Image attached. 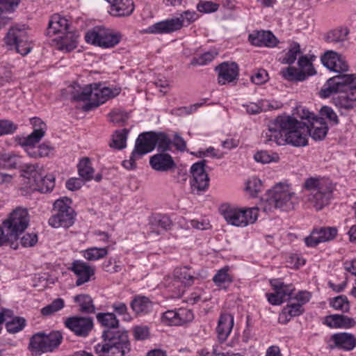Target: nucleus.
Instances as JSON below:
<instances>
[{"instance_id":"bb28decb","label":"nucleus","mask_w":356,"mask_h":356,"mask_svg":"<svg viewBox=\"0 0 356 356\" xmlns=\"http://www.w3.org/2000/svg\"><path fill=\"white\" fill-rule=\"evenodd\" d=\"M234 325V316L230 314H222L219 318L216 332L218 339L225 341L229 335Z\"/></svg>"},{"instance_id":"aec40b11","label":"nucleus","mask_w":356,"mask_h":356,"mask_svg":"<svg viewBox=\"0 0 356 356\" xmlns=\"http://www.w3.org/2000/svg\"><path fill=\"white\" fill-rule=\"evenodd\" d=\"M67 269L77 276L76 281L77 286L89 282L90 277L95 274V269L81 260H74Z\"/></svg>"},{"instance_id":"b1692460","label":"nucleus","mask_w":356,"mask_h":356,"mask_svg":"<svg viewBox=\"0 0 356 356\" xmlns=\"http://www.w3.org/2000/svg\"><path fill=\"white\" fill-rule=\"evenodd\" d=\"M154 132L149 131L140 134L136 140L135 153L144 155L152 152L155 148Z\"/></svg>"},{"instance_id":"c03bdc74","label":"nucleus","mask_w":356,"mask_h":356,"mask_svg":"<svg viewBox=\"0 0 356 356\" xmlns=\"http://www.w3.org/2000/svg\"><path fill=\"white\" fill-rule=\"evenodd\" d=\"M155 147L161 152H165L170 149L172 143L171 139L163 132H154Z\"/></svg>"},{"instance_id":"4468645a","label":"nucleus","mask_w":356,"mask_h":356,"mask_svg":"<svg viewBox=\"0 0 356 356\" xmlns=\"http://www.w3.org/2000/svg\"><path fill=\"white\" fill-rule=\"evenodd\" d=\"M32 124L34 126L37 124L40 125L39 128L35 129L27 137L23 138L19 144L22 146L26 147V152L28 155L32 158L40 157L38 147L35 145L38 143L41 138L44 136L45 124L41 121L40 118H34L31 120Z\"/></svg>"},{"instance_id":"423d86ee","label":"nucleus","mask_w":356,"mask_h":356,"mask_svg":"<svg viewBox=\"0 0 356 356\" xmlns=\"http://www.w3.org/2000/svg\"><path fill=\"white\" fill-rule=\"evenodd\" d=\"M304 186L309 191V201L317 211L328 204L335 188L332 181L325 177L309 178L305 180Z\"/></svg>"},{"instance_id":"4d7b16f0","label":"nucleus","mask_w":356,"mask_h":356,"mask_svg":"<svg viewBox=\"0 0 356 356\" xmlns=\"http://www.w3.org/2000/svg\"><path fill=\"white\" fill-rule=\"evenodd\" d=\"M254 159L257 162L262 163H268L272 161H277L279 156L277 154H270L266 151L258 152L254 156Z\"/></svg>"},{"instance_id":"cd10ccee","label":"nucleus","mask_w":356,"mask_h":356,"mask_svg":"<svg viewBox=\"0 0 356 356\" xmlns=\"http://www.w3.org/2000/svg\"><path fill=\"white\" fill-rule=\"evenodd\" d=\"M324 324L332 328H350L354 327L353 318L341 314H332L325 318Z\"/></svg>"},{"instance_id":"2f4dec72","label":"nucleus","mask_w":356,"mask_h":356,"mask_svg":"<svg viewBox=\"0 0 356 356\" xmlns=\"http://www.w3.org/2000/svg\"><path fill=\"white\" fill-rule=\"evenodd\" d=\"M22 158L13 152H5L0 154V168L11 170L19 169Z\"/></svg>"},{"instance_id":"393cba45","label":"nucleus","mask_w":356,"mask_h":356,"mask_svg":"<svg viewBox=\"0 0 356 356\" xmlns=\"http://www.w3.org/2000/svg\"><path fill=\"white\" fill-rule=\"evenodd\" d=\"M152 168L160 172H167L176 167V164L169 154L159 153L150 157Z\"/></svg>"},{"instance_id":"052dcab7","label":"nucleus","mask_w":356,"mask_h":356,"mask_svg":"<svg viewBox=\"0 0 356 356\" xmlns=\"http://www.w3.org/2000/svg\"><path fill=\"white\" fill-rule=\"evenodd\" d=\"M19 2L20 0H0V13L13 12Z\"/></svg>"},{"instance_id":"c85d7f7f","label":"nucleus","mask_w":356,"mask_h":356,"mask_svg":"<svg viewBox=\"0 0 356 356\" xmlns=\"http://www.w3.org/2000/svg\"><path fill=\"white\" fill-rule=\"evenodd\" d=\"M78 35L73 31H67L59 38L56 42V48L63 52L67 53L77 47Z\"/></svg>"},{"instance_id":"f704fd0d","label":"nucleus","mask_w":356,"mask_h":356,"mask_svg":"<svg viewBox=\"0 0 356 356\" xmlns=\"http://www.w3.org/2000/svg\"><path fill=\"white\" fill-rule=\"evenodd\" d=\"M38 167L37 165L24 163L22 161L21 166L19 168L22 172V176L29 180L28 184L30 186L38 178H40L41 173L38 170Z\"/></svg>"},{"instance_id":"dca6fc26","label":"nucleus","mask_w":356,"mask_h":356,"mask_svg":"<svg viewBox=\"0 0 356 356\" xmlns=\"http://www.w3.org/2000/svg\"><path fill=\"white\" fill-rule=\"evenodd\" d=\"M65 325L76 336L86 337L93 328V321L90 317L74 316L66 318Z\"/></svg>"},{"instance_id":"a18cd8bd","label":"nucleus","mask_w":356,"mask_h":356,"mask_svg":"<svg viewBox=\"0 0 356 356\" xmlns=\"http://www.w3.org/2000/svg\"><path fill=\"white\" fill-rule=\"evenodd\" d=\"M218 55V52L216 50H211L205 52L198 57L193 58L191 60V65H204L211 62L216 56Z\"/></svg>"},{"instance_id":"13d9d810","label":"nucleus","mask_w":356,"mask_h":356,"mask_svg":"<svg viewBox=\"0 0 356 356\" xmlns=\"http://www.w3.org/2000/svg\"><path fill=\"white\" fill-rule=\"evenodd\" d=\"M109 117L112 122L120 124L126 122L129 118V115L121 110H113L109 113Z\"/></svg>"},{"instance_id":"f8f14e48","label":"nucleus","mask_w":356,"mask_h":356,"mask_svg":"<svg viewBox=\"0 0 356 356\" xmlns=\"http://www.w3.org/2000/svg\"><path fill=\"white\" fill-rule=\"evenodd\" d=\"M85 39L88 43L103 48H111L120 42L121 35L104 27L95 26L86 33Z\"/></svg>"},{"instance_id":"39448f33","label":"nucleus","mask_w":356,"mask_h":356,"mask_svg":"<svg viewBox=\"0 0 356 356\" xmlns=\"http://www.w3.org/2000/svg\"><path fill=\"white\" fill-rule=\"evenodd\" d=\"M298 202V197L289 186L280 183L268 191L261 209L266 213L273 209L289 211L293 209Z\"/></svg>"},{"instance_id":"2eb2a0df","label":"nucleus","mask_w":356,"mask_h":356,"mask_svg":"<svg viewBox=\"0 0 356 356\" xmlns=\"http://www.w3.org/2000/svg\"><path fill=\"white\" fill-rule=\"evenodd\" d=\"M206 161L202 160L192 165L191 173L193 179L191 181L193 193H199L207 190L209 186V177L205 171Z\"/></svg>"},{"instance_id":"774afa93","label":"nucleus","mask_w":356,"mask_h":356,"mask_svg":"<svg viewBox=\"0 0 356 356\" xmlns=\"http://www.w3.org/2000/svg\"><path fill=\"white\" fill-rule=\"evenodd\" d=\"M149 331L147 326H136L134 328V336L137 340H144L149 337Z\"/></svg>"},{"instance_id":"f257e3e1","label":"nucleus","mask_w":356,"mask_h":356,"mask_svg":"<svg viewBox=\"0 0 356 356\" xmlns=\"http://www.w3.org/2000/svg\"><path fill=\"white\" fill-rule=\"evenodd\" d=\"M327 130V123L323 118H317L309 124L293 116L280 115L270 123L262 138L265 143L302 147L307 144L308 135L315 140H321L326 136Z\"/></svg>"},{"instance_id":"72a5a7b5","label":"nucleus","mask_w":356,"mask_h":356,"mask_svg":"<svg viewBox=\"0 0 356 356\" xmlns=\"http://www.w3.org/2000/svg\"><path fill=\"white\" fill-rule=\"evenodd\" d=\"M31 186L41 193L49 192L54 188V178L51 175L43 176L40 174V178H38Z\"/></svg>"},{"instance_id":"ddd939ff","label":"nucleus","mask_w":356,"mask_h":356,"mask_svg":"<svg viewBox=\"0 0 356 356\" xmlns=\"http://www.w3.org/2000/svg\"><path fill=\"white\" fill-rule=\"evenodd\" d=\"M6 45L14 47L22 56L28 54L32 47L29 43L28 36L24 29L11 27L4 38Z\"/></svg>"},{"instance_id":"c9c22d12","label":"nucleus","mask_w":356,"mask_h":356,"mask_svg":"<svg viewBox=\"0 0 356 356\" xmlns=\"http://www.w3.org/2000/svg\"><path fill=\"white\" fill-rule=\"evenodd\" d=\"M74 302L79 306V312L83 314H92L95 311V307L92 298L87 294H80L74 297Z\"/></svg>"},{"instance_id":"0e129e2a","label":"nucleus","mask_w":356,"mask_h":356,"mask_svg":"<svg viewBox=\"0 0 356 356\" xmlns=\"http://www.w3.org/2000/svg\"><path fill=\"white\" fill-rule=\"evenodd\" d=\"M162 321L170 325L178 326V324L175 323L177 321V310H168L163 313Z\"/></svg>"},{"instance_id":"5fc2aeb1","label":"nucleus","mask_w":356,"mask_h":356,"mask_svg":"<svg viewBox=\"0 0 356 356\" xmlns=\"http://www.w3.org/2000/svg\"><path fill=\"white\" fill-rule=\"evenodd\" d=\"M219 4L210 1H200L197 5L199 12L203 13H211L217 11Z\"/></svg>"},{"instance_id":"680f3d73","label":"nucleus","mask_w":356,"mask_h":356,"mask_svg":"<svg viewBox=\"0 0 356 356\" xmlns=\"http://www.w3.org/2000/svg\"><path fill=\"white\" fill-rule=\"evenodd\" d=\"M268 80V74L264 69L257 70L252 76L251 81L257 85H261L266 83Z\"/></svg>"},{"instance_id":"a211bd4d","label":"nucleus","mask_w":356,"mask_h":356,"mask_svg":"<svg viewBox=\"0 0 356 356\" xmlns=\"http://www.w3.org/2000/svg\"><path fill=\"white\" fill-rule=\"evenodd\" d=\"M337 234L335 227H321L314 229L311 234L305 238L308 247H315L321 243H325L333 240Z\"/></svg>"},{"instance_id":"6e6d98bb","label":"nucleus","mask_w":356,"mask_h":356,"mask_svg":"<svg viewBox=\"0 0 356 356\" xmlns=\"http://www.w3.org/2000/svg\"><path fill=\"white\" fill-rule=\"evenodd\" d=\"M298 66L300 68V71H302L306 73L307 78L309 76H312L315 74V70L312 66V63L305 56L300 57L298 60Z\"/></svg>"},{"instance_id":"4c0bfd02","label":"nucleus","mask_w":356,"mask_h":356,"mask_svg":"<svg viewBox=\"0 0 356 356\" xmlns=\"http://www.w3.org/2000/svg\"><path fill=\"white\" fill-rule=\"evenodd\" d=\"M188 270V266L176 268L174 270V276L184 286H190L194 283L195 277Z\"/></svg>"},{"instance_id":"9d476101","label":"nucleus","mask_w":356,"mask_h":356,"mask_svg":"<svg viewBox=\"0 0 356 356\" xmlns=\"http://www.w3.org/2000/svg\"><path fill=\"white\" fill-rule=\"evenodd\" d=\"M29 216L27 209L17 208L3 222V226L11 240L17 243L19 234L27 228Z\"/></svg>"},{"instance_id":"a19ab883","label":"nucleus","mask_w":356,"mask_h":356,"mask_svg":"<svg viewBox=\"0 0 356 356\" xmlns=\"http://www.w3.org/2000/svg\"><path fill=\"white\" fill-rule=\"evenodd\" d=\"M282 76L288 81H302L307 79L306 73L296 67H288L281 72Z\"/></svg>"},{"instance_id":"473e14b6","label":"nucleus","mask_w":356,"mask_h":356,"mask_svg":"<svg viewBox=\"0 0 356 356\" xmlns=\"http://www.w3.org/2000/svg\"><path fill=\"white\" fill-rule=\"evenodd\" d=\"M98 322L106 329L105 330H112L118 332L116 329L119 326V321L113 313H99L97 314Z\"/></svg>"},{"instance_id":"6ab92c4d","label":"nucleus","mask_w":356,"mask_h":356,"mask_svg":"<svg viewBox=\"0 0 356 356\" xmlns=\"http://www.w3.org/2000/svg\"><path fill=\"white\" fill-rule=\"evenodd\" d=\"M331 350L337 348L344 351L352 350L356 346V338L350 333L339 332L331 336L327 342Z\"/></svg>"},{"instance_id":"7ed1b4c3","label":"nucleus","mask_w":356,"mask_h":356,"mask_svg":"<svg viewBox=\"0 0 356 356\" xmlns=\"http://www.w3.org/2000/svg\"><path fill=\"white\" fill-rule=\"evenodd\" d=\"M72 98L74 101L89 100L83 106L84 111H89L97 108L107 100L114 98L120 92V88L102 86L101 83L86 85L81 88L74 83L69 88Z\"/></svg>"},{"instance_id":"e2e57ef3","label":"nucleus","mask_w":356,"mask_h":356,"mask_svg":"<svg viewBox=\"0 0 356 356\" xmlns=\"http://www.w3.org/2000/svg\"><path fill=\"white\" fill-rule=\"evenodd\" d=\"M322 117L327 118L334 124L339 123V119L334 111L329 106H323L320 111Z\"/></svg>"},{"instance_id":"37998d69","label":"nucleus","mask_w":356,"mask_h":356,"mask_svg":"<svg viewBox=\"0 0 356 356\" xmlns=\"http://www.w3.org/2000/svg\"><path fill=\"white\" fill-rule=\"evenodd\" d=\"M128 130L124 129L121 131H116L113 136L112 143L110 146L118 149H122L126 147V142L127 138Z\"/></svg>"},{"instance_id":"49530a36","label":"nucleus","mask_w":356,"mask_h":356,"mask_svg":"<svg viewBox=\"0 0 356 356\" xmlns=\"http://www.w3.org/2000/svg\"><path fill=\"white\" fill-rule=\"evenodd\" d=\"M26 325V320L22 317H14L6 323L8 332L16 333L22 330Z\"/></svg>"},{"instance_id":"4be33fe9","label":"nucleus","mask_w":356,"mask_h":356,"mask_svg":"<svg viewBox=\"0 0 356 356\" xmlns=\"http://www.w3.org/2000/svg\"><path fill=\"white\" fill-rule=\"evenodd\" d=\"M321 60L325 67L331 71L339 73V75L343 74V73L348 70L346 62L336 52H326Z\"/></svg>"},{"instance_id":"0eeeda50","label":"nucleus","mask_w":356,"mask_h":356,"mask_svg":"<svg viewBox=\"0 0 356 356\" xmlns=\"http://www.w3.org/2000/svg\"><path fill=\"white\" fill-rule=\"evenodd\" d=\"M199 15L195 11L186 10L179 17L168 19L149 26L146 32L152 34H168L188 26L197 19Z\"/></svg>"},{"instance_id":"338daca9","label":"nucleus","mask_w":356,"mask_h":356,"mask_svg":"<svg viewBox=\"0 0 356 356\" xmlns=\"http://www.w3.org/2000/svg\"><path fill=\"white\" fill-rule=\"evenodd\" d=\"M268 106L269 108H274V107L270 104H268V102H263L262 105L260 106L256 103H250L249 104L245 106L246 108V111L249 114L255 115L259 113L262 111V106Z\"/></svg>"},{"instance_id":"6e6552de","label":"nucleus","mask_w":356,"mask_h":356,"mask_svg":"<svg viewBox=\"0 0 356 356\" xmlns=\"http://www.w3.org/2000/svg\"><path fill=\"white\" fill-rule=\"evenodd\" d=\"M62 340L63 336L58 331H53L49 334L39 332L30 338L29 349L33 355H41L54 350L60 346Z\"/></svg>"},{"instance_id":"e433bc0d","label":"nucleus","mask_w":356,"mask_h":356,"mask_svg":"<svg viewBox=\"0 0 356 356\" xmlns=\"http://www.w3.org/2000/svg\"><path fill=\"white\" fill-rule=\"evenodd\" d=\"M131 307L136 314H146L152 309V304L147 298L138 296L132 300Z\"/></svg>"},{"instance_id":"bf43d9fd","label":"nucleus","mask_w":356,"mask_h":356,"mask_svg":"<svg viewBox=\"0 0 356 356\" xmlns=\"http://www.w3.org/2000/svg\"><path fill=\"white\" fill-rule=\"evenodd\" d=\"M17 129V126L8 120H0V136L11 134Z\"/></svg>"},{"instance_id":"a878e982","label":"nucleus","mask_w":356,"mask_h":356,"mask_svg":"<svg viewBox=\"0 0 356 356\" xmlns=\"http://www.w3.org/2000/svg\"><path fill=\"white\" fill-rule=\"evenodd\" d=\"M134 8L133 0H115L110 4L108 12L114 17H127L132 14Z\"/></svg>"},{"instance_id":"1a4fd4ad","label":"nucleus","mask_w":356,"mask_h":356,"mask_svg":"<svg viewBox=\"0 0 356 356\" xmlns=\"http://www.w3.org/2000/svg\"><path fill=\"white\" fill-rule=\"evenodd\" d=\"M71 200L65 197L57 200L54 204L55 213L49 219V224L54 228L71 227L74 222V211L71 207Z\"/></svg>"},{"instance_id":"603ef678","label":"nucleus","mask_w":356,"mask_h":356,"mask_svg":"<svg viewBox=\"0 0 356 356\" xmlns=\"http://www.w3.org/2000/svg\"><path fill=\"white\" fill-rule=\"evenodd\" d=\"M64 307V301L61 298H57L51 304L47 305L41 309V313L44 316L51 315Z\"/></svg>"},{"instance_id":"412c9836","label":"nucleus","mask_w":356,"mask_h":356,"mask_svg":"<svg viewBox=\"0 0 356 356\" xmlns=\"http://www.w3.org/2000/svg\"><path fill=\"white\" fill-rule=\"evenodd\" d=\"M249 42L254 46L273 48L277 45L279 41L270 31H257L248 36Z\"/></svg>"},{"instance_id":"3c124183","label":"nucleus","mask_w":356,"mask_h":356,"mask_svg":"<svg viewBox=\"0 0 356 356\" xmlns=\"http://www.w3.org/2000/svg\"><path fill=\"white\" fill-rule=\"evenodd\" d=\"M194 318V315L191 309L180 308L177 310V321L175 323L178 325H182L191 322Z\"/></svg>"},{"instance_id":"09e8293b","label":"nucleus","mask_w":356,"mask_h":356,"mask_svg":"<svg viewBox=\"0 0 356 356\" xmlns=\"http://www.w3.org/2000/svg\"><path fill=\"white\" fill-rule=\"evenodd\" d=\"M262 189V182L257 177H252L246 183L245 191L252 197L257 196Z\"/></svg>"},{"instance_id":"ea45409f","label":"nucleus","mask_w":356,"mask_h":356,"mask_svg":"<svg viewBox=\"0 0 356 356\" xmlns=\"http://www.w3.org/2000/svg\"><path fill=\"white\" fill-rule=\"evenodd\" d=\"M227 267L221 268L218 270L213 277V281L216 285L224 289H227V286L233 281L232 276L227 273Z\"/></svg>"},{"instance_id":"79ce46f5","label":"nucleus","mask_w":356,"mask_h":356,"mask_svg":"<svg viewBox=\"0 0 356 356\" xmlns=\"http://www.w3.org/2000/svg\"><path fill=\"white\" fill-rule=\"evenodd\" d=\"M108 254L106 248H90L83 252V257L88 261H95L106 257Z\"/></svg>"},{"instance_id":"20e7f679","label":"nucleus","mask_w":356,"mask_h":356,"mask_svg":"<svg viewBox=\"0 0 356 356\" xmlns=\"http://www.w3.org/2000/svg\"><path fill=\"white\" fill-rule=\"evenodd\" d=\"M102 338L104 343L95 346L99 356H129L131 344L127 332L104 330Z\"/></svg>"},{"instance_id":"58836bf2","label":"nucleus","mask_w":356,"mask_h":356,"mask_svg":"<svg viewBox=\"0 0 356 356\" xmlns=\"http://www.w3.org/2000/svg\"><path fill=\"white\" fill-rule=\"evenodd\" d=\"M79 175L84 181H90L93 179L94 169L92 167L90 160L88 157L83 158L78 164Z\"/></svg>"},{"instance_id":"c756f323","label":"nucleus","mask_w":356,"mask_h":356,"mask_svg":"<svg viewBox=\"0 0 356 356\" xmlns=\"http://www.w3.org/2000/svg\"><path fill=\"white\" fill-rule=\"evenodd\" d=\"M68 19L58 14L54 15L49 23L48 33L56 34L58 33H65L69 29Z\"/></svg>"},{"instance_id":"f3484780","label":"nucleus","mask_w":356,"mask_h":356,"mask_svg":"<svg viewBox=\"0 0 356 356\" xmlns=\"http://www.w3.org/2000/svg\"><path fill=\"white\" fill-rule=\"evenodd\" d=\"M270 284L275 292L267 293L268 301L273 305H281L284 301L291 299V295L294 291L292 285H286L278 280H270Z\"/></svg>"},{"instance_id":"de8ad7c7","label":"nucleus","mask_w":356,"mask_h":356,"mask_svg":"<svg viewBox=\"0 0 356 356\" xmlns=\"http://www.w3.org/2000/svg\"><path fill=\"white\" fill-rule=\"evenodd\" d=\"M330 304L334 309L340 310L342 312H348L350 310V303L345 296H339L334 298Z\"/></svg>"},{"instance_id":"69168bd1","label":"nucleus","mask_w":356,"mask_h":356,"mask_svg":"<svg viewBox=\"0 0 356 356\" xmlns=\"http://www.w3.org/2000/svg\"><path fill=\"white\" fill-rule=\"evenodd\" d=\"M38 242V236L36 234L27 233L24 234L20 239V243L23 247H32Z\"/></svg>"},{"instance_id":"9b49d317","label":"nucleus","mask_w":356,"mask_h":356,"mask_svg":"<svg viewBox=\"0 0 356 356\" xmlns=\"http://www.w3.org/2000/svg\"><path fill=\"white\" fill-rule=\"evenodd\" d=\"M222 216L227 222L236 227H245L253 224L258 218V209L257 207L248 209H238L227 207L222 211Z\"/></svg>"},{"instance_id":"5701e85b","label":"nucleus","mask_w":356,"mask_h":356,"mask_svg":"<svg viewBox=\"0 0 356 356\" xmlns=\"http://www.w3.org/2000/svg\"><path fill=\"white\" fill-rule=\"evenodd\" d=\"M218 83L225 85L234 81L238 76V67L236 63L225 62L216 67Z\"/></svg>"},{"instance_id":"f03ea898","label":"nucleus","mask_w":356,"mask_h":356,"mask_svg":"<svg viewBox=\"0 0 356 356\" xmlns=\"http://www.w3.org/2000/svg\"><path fill=\"white\" fill-rule=\"evenodd\" d=\"M334 93H340L332 99L336 106L346 110L353 108L356 102V75L341 74L329 79L321 88L320 95L327 98Z\"/></svg>"},{"instance_id":"8fccbe9b","label":"nucleus","mask_w":356,"mask_h":356,"mask_svg":"<svg viewBox=\"0 0 356 356\" xmlns=\"http://www.w3.org/2000/svg\"><path fill=\"white\" fill-rule=\"evenodd\" d=\"M348 33L346 29H335L326 35L325 40L328 42L339 43L346 40Z\"/></svg>"},{"instance_id":"864d4df0","label":"nucleus","mask_w":356,"mask_h":356,"mask_svg":"<svg viewBox=\"0 0 356 356\" xmlns=\"http://www.w3.org/2000/svg\"><path fill=\"white\" fill-rule=\"evenodd\" d=\"M300 53V49L299 44L296 42L292 43L288 52L286 54V56L283 59V63L289 65L293 63L297 58V56Z\"/></svg>"},{"instance_id":"7c9ffc66","label":"nucleus","mask_w":356,"mask_h":356,"mask_svg":"<svg viewBox=\"0 0 356 356\" xmlns=\"http://www.w3.org/2000/svg\"><path fill=\"white\" fill-rule=\"evenodd\" d=\"M304 312L301 303H291L284 307L279 316V322L287 323L292 317L298 316Z\"/></svg>"}]
</instances>
